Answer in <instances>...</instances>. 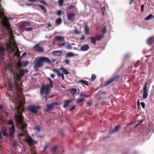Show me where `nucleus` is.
Listing matches in <instances>:
<instances>
[{
    "label": "nucleus",
    "mask_w": 154,
    "mask_h": 154,
    "mask_svg": "<svg viewBox=\"0 0 154 154\" xmlns=\"http://www.w3.org/2000/svg\"><path fill=\"white\" fill-rule=\"evenodd\" d=\"M17 123L18 124L20 129L22 133H19L18 136L19 137L25 136V134L27 133L26 129L27 124L24 121V118L22 113L20 112H18L17 114L15 115Z\"/></svg>",
    "instance_id": "1"
},
{
    "label": "nucleus",
    "mask_w": 154,
    "mask_h": 154,
    "mask_svg": "<svg viewBox=\"0 0 154 154\" xmlns=\"http://www.w3.org/2000/svg\"><path fill=\"white\" fill-rule=\"evenodd\" d=\"M17 95L15 99L17 102L23 104L25 102V97L22 95L23 93V86L21 83L17 84L16 85Z\"/></svg>",
    "instance_id": "2"
},
{
    "label": "nucleus",
    "mask_w": 154,
    "mask_h": 154,
    "mask_svg": "<svg viewBox=\"0 0 154 154\" xmlns=\"http://www.w3.org/2000/svg\"><path fill=\"white\" fill-rule=\"evenodd\" d=\"M43 63H50L51 61L48 58L45 57H38L37 60L35 61L34 68L38 69V68L42 67L43 65Z\"/></svg>",
    "instance_id": "3"
},
{
    "label": "nucleus",
    "mask_w": 154,
    "mask_h": 154,
    "mask_svg": "<svg viewBox=\"0 0 154 154\" xmlns=\"http://www.w3.org/2000/svg\"><path fill=\"white\" fill-rule=\"evenodd\" d=\"M49 85L48 84L46 86L44 85H43L42 87L41 88L40 94L43 95V94L45 93L46 95L45 96V98L46 99V101L47 100V95L49 94L50 91L49 90Z\"/></svg>",
    "instance_id": "4"
},
{
    "label": "nucleus",
    "mask_w": 154,
    "mask_h": 154,
    "mask_svg": "<svg viewBox=\"0 0 154 154\" xmlns=\"http://www.w3.org/2000/svg\"><path fill=\"white\" fill-rule=\"evenodd\" d=\"M1 23L2 25L5 27L7 29V31L9 35L11 36L12 35V32L10 28V25L8 20L6 19H4L2 21Z\"/></svg>",
    "instance_id": "5"
},
{
    "label": "nucleus",
    "mask_w": 154,
    "mask_h": 154,
    "mask_svg": "<svg viewBox=\"0 0 154 154\" xmlns=\"http://www.w3.org/2000/svg\"><path fill=\"white\" fill-rule=\"evenodd\" d=\"M40 108V107L38 106H34L32 105H29L26 107V109L36 114L38 112L37 109Z\"/></svg>",
    "instance_id": "6"
},
{
    "label": "nucleus",
    "mask_w": 154,
    "mask_h": 154,
    "mask_svg": "<svg viewBox=\"0 0 154 154\" xmlns=\"http://www.w3.org/2000/svg\"><path fill=\"white\" fill-rule=\"evenodd\" d=\"M7 124L12 125V127L9 128L10 135L11 136L13 135L15 131L14 126L13 120L11 119L8 120L7 123Z\"/></svg>",
    "instance_id": "7"
},
{
    "label": "nucleus",
    "mask_w": 154,
    "mask_h": 154,
    "mask_svg": "<svg viewBox=\"0 0 154 154\" xmlns=\"http://www.w3.org/2000/svg\"><path fill=\"white\" fill-rule=\"evenodd\" d=\"M148 85V83L146 82L145 83L143 88V99H145L147 98L148 93L147 92V87Z\"/></svg>",
    "instance_id": "8"
},
{
    "label": "nucleus",
    "mask_w": 154,
    "mask_h": 154,
    "mask_svg": "<svg viewBox=\"0 0 154 154\" xmlns=\"http://www.w3.org/2000/svg\"><path fill=\"white\" fill-rule=\"evenodd\" d=\"M33 49L38 52H42L44 51V47L38 44L33 48Z\"/></svg>",
    "instance_id": "9"
},
{
    "label": "nucleus",
    "mask_w": 154,
    "mask_h": 154,
    "mask_svg": "<svg viewBox=\"0 0 154 154\" xmlns=\"http://www.w3.org/2000/svg\"><path fill=\"white\" fill-rule=\"evenodd\" d=\"M119 75L113 76L105 82L104 85L106 86L109 85L115 80L119 78Z\"/></svg>",
    "instance_id": "10"
},
{
    "label": "nucleus",
    "mask_w": 154,
    "mask_h": 154,
    "mask_svg": "<svg viewBox=\"0 0 154 154\" xmlns=\"http://www.w3.org/2000/svg\"><path fill=\"white\" fill-rule=\"evenodd\" d=\"M60 104V102H54L52 103L51 104H48L47 105V109L46 111L51 110L53 109L54 108V105H58Z\"/></svg>",
    "instance_id": "11"
},
{
    "label": "nucleus",
    "mask_w": 154,
    "mask_h": 154,
    "mask_svg": "<svg viewBox=\"0 0 154 154\" xmlns=\"http://www.w3.org/2000/svg\"><path fill=\"white\" fill-rule=\"evenodd\" d=\"M25 140L29 145H33L38 143L37 141L34 140L30 137H27Z\"/></svg>",
    "instance_id": "12"
},
{
    "label": "nucleus",
    "mask_w": 154,
    "mask_h": 154,
    "mask_svg": "<svg viewBox=\"0 0 154 154\" xmlns=\"http://www.w3.org/2000/svg\"><path fill=\"white\" fill-rule=\"evenodd\" d=\"M76 14L75 13H69L67 14V19L71 21H73L75 19Z\"/></svg>",
    "instance_id": "13"
},
{
    "label": "nucleus",
    "mask_w": 154,
    "mask_h": 154,
    "mask_svg": "<svg viewBox=\"0 0 154 154\" xmlns=\"http://www.w3.org/2000/svg\"><path fill=\"white\" fill-rule=\"evenodd\" d=\"M30 23L29 22L23 21L20 24V28L23 29L26 28V27L29 26Z\"/></svg>",
    "instance_id": "14"
},
{
    "label": "nucleus",
    "mask_w": 154,
    "mask_h": 154,
    "mask_svg": "<svg viewBox=\"0 0 154 154\" xmlns=\"http://www.w3.org/2000/svg\"><path fill=\"white\" fill-rule=\"evenodd\" d=\"M54 40L55 41H59L61 42H64L65 41V38L62 36L57 35L54 37Z\"/></svg>",
    "instance_id": "15"
},
{
    "label": "nucleus",
    "mask_w": 154,
    "mask_h": 154,
    "mask_svg": "<svg viewBox=\"0 0 154 154\" xmlns=\"http://www.w3.org/2000/svg\"><path fill=\"white\" fill-rule=\"evenodd\" d=\"M147 43L149 45H151L154 43V36L149 38L147 40Z\"/></svg>",
    "instance_id": "16"
},
{
    "label": "nucleus",
    "mask_w": 154,
    "mask_h": 154,
    "mask_svg": "<svg viewBox=\"0 0 154 154\" xmlns=\"http://www.w3.org/2000/svg\"><path fill=\"white\" fill-rule=\"evenodd\" d=\"M121 126L120 125L116 126L113 129L111 130L109 132V133L112 134L117 132L119 129L121 128Z\"/></svg>",
    "instance_id": "17"
},
{
    "label": "nucleus",
    "mask_w": 154,
    "mask_h": 154,
    "mask_svg": "<svg viewBox=\"0 0 154 154\" xmlns=\"http://www.w3.org/2000/svg\"><path fill=\"white\" fill-rule=\"evenodd\" d=\"M13 66V64L12 63H9L5 65V69L6 70L9 69L10 70H11Z\"/></svg>",
    "instance_id": "18"
},
{
    "label": "nucleus",
    "mask_w": 154,
    "mask_h": 154,
    "mask_svg": "<svg viewBox=\"0 0 154 154\" xmlns=\"http://www.w3.org/2000/svg\"><path fill=\"white\" fill-rule=\"evenodd\" d=\"M62 52L60 51H53L52 54L54 56H60L61 55Z\"/></svg>",
    "instance_id": "19"
},
{
    "label": "nucleus",
    "mask_w": 154,
    "mask_h": 154,
    "mask_svg": "<svg viewBox=\"0 0 154 154\" xmlns=\"http://www.w3.org/2000/svg\"><path fill=\"white\" fill-rule=\"evenodd\" d=\"M72 102V100H69L66 101L64 103L63 107L64 108L67 107L69 106V104L71 102Z\"/></svg>",
    "instance_id": "20"
},
{
    "label": "nucleus",
    "mask_w": 154,
    "mask_h": 154,
    "mask_svg": "<svg viewBox=\"0 0 154 154\" xmlns=\"http://www.w3.org/2000/svg\"><path fill=\"white\" fill-rule=\"evenodd\" d=\"M7 47L9 49L11 52H13L14 51V48L11 43L8 44L7 45Z\"/></svg>",
    "instance_id": "21"
},
{
    "label": "nucleus",
    "mask_w": 154,
    "mask_h": 154,
    "mask_svg": "<svg viewBox=\"0 0 154 154\" xmlns=\"http://www.w3.org/2000/svg\"><path fill=\"white\" fill-rule=\"evenodd\" d=\"M89 48V46L88 45H86L82 46L81 48V50L82 51H85L88 50Z\"/></svg>",
    "instance_id": "22"
},
{
    "label": "nucleus",
    "mask_w": 154,
    "mask_h": 154,
    "mask_svg": "<svg viewBox=\"0 0 154 154\" xmlns=\"http://www.w3.org/2000/svg\"><path fill=\"white\" fill-rule=\"evenodd\" d=\"M28 70L27 69H25L24 70L20 69L19 70V73L20 75H23L25 73H27Z\"/></svg>",
    "instance_id": "23"
},
{
    "label": "nucleus",
    "mask_w": 154,
    "mask_h": 154,
    "mask_svg": "<svg viewBox=\"0 0 154 154\" xmlns=\"http://www.w3.org/2000/svg\"><path fill=\"white\" fill-rule=\"evenodd\" d=\"M28 64L29 62L28 61H25L22 62L21 63H19L18 66L20 67L23 66V67H25Z\"/></svg>",
    "instance_id": "24"
},
{
    "label": "nucleus",
    "mask_w": 154,
    "mask_h": 154,
    "mask_svg": "<svg viewBox=\"0 0 154 154\" xmlns=\"http://www.w3.org/2000/svg\"><path fill=\"white\" fill-rule=\"evenodd\" d=\"M5 49L3 47L0 46V53L1 55L3 56L5 55Z\"/></svg>",
    "instance_id": "25"
},
{
    "label": "nucleus",
    "mask_w": 154,
    "mask_h": 154,
    "mask_svg": "<svg viewBox=\"0 0 154 154\" xmlns=\"http://www.w3.org/2000/svg\"><path fill=\"white\" fill-rule=\"evenodd\" d=\"M85 27V33L86 34H89V29L88 27V26L86 24L84 26Z\"/></svg>",
    "instance_id": "26"
},
{
    "label": "nucleus",
    "mask_w": 154,
    "mask_h": 154,
    "mask_svg": "<svg viewBox=\"0 0 154 154\" xmlns=\"http://www.w3.org/2000/svg\"><path fill=\"white\" fill-rule=\"evenodd\" d=\"M79 82L82 83L83 84L87 86H89V82L88 81L86 80H80L78 81Z\"/></svg>",
    "instance_id": "27"
},
{
    "label": "nucleus",
    "mask_w": 154,
    "mask_h": 154,
    "mask_svg": "<svg viewBox=\"0 0 154 154\" xmlns=\"http://www.w3.org/2000/svg\"><path fill=\"white\" fill-rule=\"evenodd\" d=\"M60 70L63 71V73L66 75H67L69 73V72L68 71L63 67H61Z\"/></svg>",
    "instance_id": "28"
},
{
    "label": "nucleus",
    "mask_w": 154,
    "mask_h": 154,
    "mask_svg": "<svg viewBox=\"0 0 154 154\" xmlns=\"http://www.w3.org/2000/svg\"><path fill=\"white\" fill-rule=\"evenodd\" d=\"M76 54H74L72 52H70L66 54V56L67 57H69L73 56H76Z\"/></svg>",
    "instance_id": "29"
},
{
    "label": "nucleus",
    "mask_w": 154,
    "mask_h": 154,
    "mask_svg": "<svg viewBox=\"0 0 154 154\" xmlns=\"http://www.w3.org/2000/svg\"><path fill=\"white\" fill-rule=\"evenodd\" d=\"M154 17L153 15L151 14H149L147 17H146L145 18V20H149L153 18Z\"/></svg>",
    "instance_id": "30"
},
{
    "label": "nucleus",
    "mask_w": 154,
    "mask_h": 154,
    "mask_svg": "<svg viewBox=\"0 0 154 154\" xmlns=\"http://www.w3.org/2000/svg\"><path fill=\"white\" fill-rule=\"evenodd\" d=\"M39 7L42 10H43V11L45 13H47V10L45 8L43 5H38Z\"/></svg>",
    "instance_id": "31"
},
{
    "label": "nucleus",
    "mask_w": 154,
    "mask_h": 154,
    "mask_svg": "<svg viewBox=\"0 0 154 154\" xmlns=\"http://www.w3.org/2000/svg\"><path fill=\"white\" fill-rule=\"evenodd\" d=\"M62 22V20L61 18H57L56 21V23L57 25H60Z\"/></svg>",
    "instance_id": "32"
},
{
    "label": "nucleus",
    "mask_w": 154,
    "mask_h": 154,
    "mask_svg": "<svg viewBox=\"0 0 154 154\" xmlns=\"http://www.w3.org/2000/svg\"><path fill=\"white\" fill-rule=\"evenodd\" d=\"M91 39V42L93 44H96V39L93 37H91L89 38Z\"/></svg>",
    "instance_id": "33"
},
{
    "label": "nucleus",
    "mask_w": 154,
    "mask_h": 154,
    "mask_svg": "<svg viewBox=\"0 0 154 154\" xmlns=\"http://www.w3.org/2000/svg\"><path fill=\"white\" fill-rule=\"evenodd\" d=\"M77 92V89L75 88H73L71 89L70 91V93L72 94H75Z\"/></svg>",
    "instance_id": "34"
},
{
    "label": "nucleus",
    "mask_w": 154,
    "mask_h": 154,
    "mask_svg": "<svg viewBox=\"0 0 154 154\" xmlns=\"http://www.w3.org/2000/svg\"><path fill=\"white\" fill-rule=\"evenodd\" d=\"M85 99V98L81 97L79 98L78 100L77 101V102L78 103H80L82 102Z\"/></svg>",
    "instance_id": "35"
},
{
    "label": "nucleus",
    "mask_w": 154,
    "mask_h": 154,
    "mask_svg": "<svg viewBox=\"0 0 154 154\" xmlns=\"http://www.w3.org/2000/svg\"><path fill=\"white\" fill-rule=\"evenodd\" d=\"M57 149V146H55L52 147L51 149V150L52 152H55Z\"/></svg>",
    "instance_id": "36"
},
{
    "label": "nucleus",
    "mask_w": 154,
    "mask_h": 154,
    "mask_svg": "<svg viewBox=\"0 0 154 154\" xmlns=\"http://www.w3.org/2000/svg\"><path fill=\"white\" fill-rule=\"evenodd\" d=\"M20 52L19 51V50L18 49H17V51H15L14 54V56H17L18 57H19L20 54H19Z\"/></svg>",
    "instance_id": "37"
},
{
    "label": "nucleus",
    "mask_w": 154,
    "mask_h": 154,
    "mask_svg": "<svg viewBox=\"0 0 154 154\" xmlns=\"http://www.w3.org/2000/svg\"><path fill=\"white\" fill-rule=\"evenodd\" d=\"M2 133L4 136H7L8 135L7 132H6V130H2Z\"/></svg>",
    "instance_id": "38"
},
{
    "label": "nucleus",
    "mask_w": 154,
    "mask_h": 154,
    "mask_svg": "<svg viewBox=\"0 0 154 154\" xmlns=\"http://www.w3.org/2000/svg\"><path fill=\"white\" fill-rule=\"evenodd\" d=\"M96 78V75L94 74H93L92 75V76L91 78V80L92 81H94Z\"/></svg>",
    "instance_id": "39"
},
{
    "label": "nucleus",
    "mask_w": 154,
    "mask_h": 154,
    "mask_svg": "<svg viewBox=\"0 0 154 154\" xmlns=\"http://www.w3.org/2000/svg\"><path fill=\"white\" fill-rule=\"evenodd\" d=\"M80 96L84 98L85 97H87L89 96V95H86L84 93H82L80 94Z\"/></svg>",
    "instance_id": "40"
},
{
    "label": "nucleus",
    "mask_w": 154,
    "mask_h": 154,
    "mask_svg": "<svg viewBox=\"0 0 154 154\" xmlns=\"http://www.w3.org/2000/svg\"><path fill=\"white\" fill-rule=\"evenodd\" d=\"M64 0H59L58 1V4L59 5L61 6H62L63 4V2H64Z\"/></svg>",
    "instance_id": "41"
},
{
    "label": "nucleus",
    "mask_w": 154,
    "mask_h": 154,
    "mask_svg": "<svg viewBox=\"0 0 154 154\" xmlns=\"http://www.w3.org/2000/svg\"><path fill=\"white\" fill-rule=\"evenodd\" d=\"M34 129L38 132H39L40 131V129L39 127L36 126L34 128Z\"/></svg>",
    "instance_id": "42"
},
{
    "label": "nucleus",
    "mask_w": 154,
    "mask_h": 154,
    "mask_svg": "<svg viewBox=\"0 0 154 154\" xmlns=\"http://www.w3.org/2000/svg\"><path fill=\"white\" fill-rule=\"evenodd\" d=\"M103 36L102 35H99L96 37V40L98 41H99L102 38Z\"/></svg>",
    "instance_id": "43"
},
{
    "label": "nucleus",
    "mask_w": 154,
    "mask_h": 154,
    "mask_svg": "<svg viewBox=\"0 0 154 154\" xmlns=\"http://www.w3.org/2000/svg\"><path fill=\"white\" fill-rule=\"evenodd\" d=\"M8 85V88H9L10 89H11H11L13 87L12 83L11 82H9Z\"/></svg>",
    "instance_id": "44"
},
{
    "label": "nucleus",
    "mask_w": 154,
    "mask_h": 154,
    "mask_svg": "<svg viewBox=\"0 0 154 154\" xmlns=\"http://www.w3.org/2000/svg\"><path fill=\"white\" fill-rule=\"evenodd\" d=\"M72 46L70 44H69L68 45L66 46V48L67 49H72Z\"/></svg>",
    "instance_id": "45"
},
{
    "label": "nucleus",
    "mask_w": 154,
    "mask_h": 154,
    "mask_svg": "<svg viewBox=\"0 0 154 154\" xmlns=\"http://www.w3.org/2000/svg\"><path fill=\"white\" fill-rule=\"evenodd\" d=\"M74 32L76 34L79 35L81 33V31H79L77 29H76L74 31Z\"/></svg>",
    "instance_id": "46"
},
{
    "label": "nucleus",
    "mask_w": 154,
    "mask_h": 154,
    "mask_svg": "<svg viewBox=\"0 0 154 154\" xmlns=\"http://www.w3.org/2000/svg\"><path fill=\"white\" fill-rule=\"evenodd\" d=\"M66 42H63L61 44H60L58 45V46L59 47H62L63 46H65L66 45Z\"/></svg>",
    "instance_id": "47"
},
{
    "label": "nucleus",
    "mask_w": 154,
    "mask_h": 154,
    "mask_svg": "<svg viewBox=\"0 0 154 154\" xmlns=\"http://www.w3.org/2000/svg\"><path fill=\"white\" fill-rule=\"evenodd\" d=\"M75 7L74 5H71L69 7L67 8V9H71L74 8Z\"/></svg>",
    "instance_id": "48"
},
{
    "label": "nucleus",
    "mask_w": 154,
    "mask_h": 154,
    "mask_svg": "<svg viewBox=\"0 0 154 154\" xmlns=\"http://www.w3.org/2000/svg\"><path fill=\"white\" fill-rule=\"evenodd\" d=\"M140 64V62L138 61L134 65V67L137 68L138 67Z\"/></svg>",
    "instance_id": "49"
},
{
    "label": "nucleus",
    "mask_w": 154,
    "mask_h": 154,
    "mask_svg": "<svg viewBox=\"0 0 154 154\" xmlns=\"http://www.w3.org/2000/svg\"><path fill=\"white\" fill-rule=\"evenodd\" d=\"M64 62L66 64H69L70 62V61L69 59H65Z\"/></svg>",
    "instance_id": "50"
},
{
    "label": "nucleus",
    "mask_w": 154,
    "mask_h": 154,
    "mask_svg": "<svg viewBox=\"0 0 154 154\" xmlns=\"http://www.w3.org/2000/svg\"><path fill=\"white\" fill-rule=\"evenodd\" d=\"M62 13V12L61 10H59L57 12V15H60Z\"/></svg>",
    "instance_id": "51"
},
{
    "label": "nucleus",
    "mask_w": 154,
    "mask_h": 154,
    "mask_svg": "<svg viewBox=\"0 0 154 154\" xmlns=\"http://www.w3.org/2000/svg\"><path fill=\"white\" fill-rule=\"evenodd\" d=\"M102 32L103 33H106V27L105 26L103 29Z\"/></svg>",
    "instance_id": "52"
},
{
    "label": "nucleus",
    "mask_w": 154,
    "mask_h": 154,
    "mask_svg": "<svg viewBox=\"0 0 154 154\" xmlns=\"http://www.w3.org/2000/svg\"><path fill=\"white\" fill-rule=\"evenodd\" d=\"M76 106V105H74L72 106V107L69 109V111H71L75 109Z\"/></svg>",
    "instance_id": "53"
},
{
    "label": "nucleus",
    "mask_w": 154,
    "mask_h": 154,
    "mask_svg": "<svg viewBox=\"0 0 154 154\" xmlns=\"http://www.w3.org/2000/svg\"><path fill=\"white\" fill-rule=\"evenodd\" d=\"M48 144H46L44 146V149L43 151H44L48 147Z\"/></svg>",
    "instance_id": "54"
},
{
    "label": "nucleus",
    "mask_w": 154,
    "mask_h": 154,
    "mask_svg": "<svg viewBox=\"0 0 154 154\" xmlns=\"http://www.w3.org/2000/svg\"><path fill=\"white\" fill-rule=\"evenodd\" d=\"M141 105L143 108H144L145 107V104L143 102L141 103Z\"/></svg>",
    "instance_id": "55"
},
{
    "label": "nucleus",
    "mask_w": 154,
    "mask_h": 154,
    "mask_svg": "<svg viewBox=\"0 0 154 154\" xmlns=\"http://www.w3.org/2000/svg\"><path fill=\"white\" fill-rule=\"evenodd\" d=\"M33 29L32 27H29L27 28H26V31H31Z\"/></svg>",
    "instance_id": "56"
},
{
    "label": "nucleus",
    "mask_w": 154,
    "mask_h": 154,
    "mask_svg": "<svg viewBox=\"0 0 154 154\" xmlns=\"http://www.w3.org/2000/svg\"><path fill=\"white\" fill-rule=\"evenodd\" d=\"M144 5H142L141 7V10L142 11H144Z\"/></svg>",
    "instance_id": "57"
},
{
    "label": "nucleus",
    "mask_w": 154,
    "mask_h": 154,
    "mask_svg": "<svg viewBox=\"0 0 154 154\" xmlns=\"http://www.w3.org/2000/svg\"><path fill=\"white\" fill-rule=\"evenodd\" d=\"M39 2L42 4H43L45 5H47V4L43 0H40Z\"/></svg>",
    "instance_id": "58"
},
{
    "label": "nucleus",
    "mask_w": 154,
    "mask_h": 154,
    "mask_svg": "<svg viewBox=\"0 0 154 154\" xmlns=\"http://www.w3.org/2000/svg\"><path fill=\"white\" fill-rule=\"evenodd\" d=\"M53 71L54 72H56L57 73L59 71L57 69H53Z\"/></svg>",
    "instance_id": "59"
},
{
    "label": "nucleus",
    "mask_w": 154,
    "mask_h": 154,
    "mask_svg": "<svg viewBox=\"0 0 154 154\" xmlns=\"http://www.w3.org/2000/svg\"><path fill=\"white\" fill-rule=\"evenodd\" d=\"M85 36L84 35H83L82 37L80 39L82 40H85Z\"/></svg>",
    "instance_id": "60"
},
{
    "label": "nucleus",
    "mask_w": 154,
    "mask_h": 154,
    "mask_svg": "<svg viewBox=\"0 0 154 154\" xmlns=\"http://www.w3.org/2000/svg\"><path fill=\"white\" fill-rule=\"evenodd\" d=\"M137 105L138 106H139L140 105V101H139V99L138 100H137Z\"/></svg>",
    "instance_id": "61"
},
{
    "label": "nucleus",
    "mask_w": 154,
    "mask_h": 154,
    "mask_svg": "<svg viewBox=\"0 0 154 154\" xmlns=\"http://www.w3.org/2000/svg\"><path fill=\"white\" fill-rule=\"evenodd\" d=\"M50 86L52 88L53 87L54 85H53V82L50 83Z\"/></svg>",
    "instance_id": "62"
},
{
    "label": "nucleus",
    "mask_w": 154,
    "mask_h": 154,
    "mask_svg": "<svg viewBox=\"0 0 154 154\" xmlns=\"http://www.w3.org/2000/svg\"><path fill=\"white\" fill-rule=\"evenodd\" d=\"M135 1V0H130L129 4H131L132 3L134 2Z\"/></svg>",
    "instance_id": "63"
},
{
    "label": "nucleus",
    "mask_w": 154,
    "mask_h": 154,
    "mask_svg": "<svg viewBox=\"0 0 154 154\" xmlns=\"http://www.w3.org/2000/svg\"><path fill=\"white\" fill-rule=\"evenodd\" d=\"M57 75L58 76H60L61 75V73H60V72L59 71L57 73Z\"/></svg>",
    "instance_id": "64"
}]
</instances>
